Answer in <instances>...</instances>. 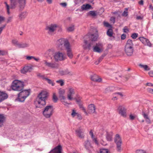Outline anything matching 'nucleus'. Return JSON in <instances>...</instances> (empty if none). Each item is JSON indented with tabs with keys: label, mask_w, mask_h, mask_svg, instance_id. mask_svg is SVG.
<instances>
[{
	"label": "nucleus",
	"mask_w": 153,
	"mask_h": 153,
	"mask_svg": "<svg viewBox=\"0 0 153 153\" xmlns=\"http://www.w3.org/2000/svg\"><path fill=\"white\" fill-rule=\"evenodd\" d=\"M24 85L23 82L16 80L14 81L12 84V89L14 91H21L18 94L16 100L20 102H24L25 99L30 95V90H23Z\"/></svg>",
	"instance_id": "1"
},
{
	"label": "nucleus",
	"mask_w": 153,
	"mask_h": 153,
	"mask_svg": "<svg viewBox=\"0 0 153 153\" xmlns=\"http://www.w3.org/2000/svg\"><path fill=\"white\" fill-rule=\"evenodd\" d=\"M96 32L97 33L94 34L88 33L85 36L84 44L83 45L84 49L90 50L92 46L95 45V43L93 42L97 41L99 36L97 31L96 30Z\"/></svg>",
	"instance_id": "2"
},
{
	"label": "nucleus",
	"mask_w": 153,
	"mask_h": 153,
	"mask_svg": "<svg viewBox=\"0 0 153 153\" xmlns=\"http://www.w3.org/2000/svg\"><path fill=\"white\" fill-rule=\"evenodd\" d=\"M10 6L5 2L4 4L5 5V7L7 10V14L9 15L10 14V9H14L17 6L19 7V10L20 11L22 10L24 8L26 3V0H10Z\"/></svg>",
	"instance_id": "3"
},
{
	"label": "nucleus",
	"mask_w": 153,
	"mask_h": 153,
	"mask_svg": "<svg viewBox=\"0 0 153 153\" xmlns=\"http://www.w3.org/2000/svg\"><path fill=\"white\" fill-rule=\"evenodd\" d=\"M48 93L46 91H42L38 95L36 102L38 105L36 106V108H42V106L46 104L45 100L48 97Z\"/></svg>",
	"instance_id": "4"
},
{
	"label": "nucleus",
	"mask_w": 153,
	"mask_h": 153,
	"mask_svg": "<svg viewBox=\"0 0 153 153\" xmlns=\"http://www.w3.org/2000/svg\"><path fill=\"white\" fill-rule=\"evenodd\" d=\"M125 51L126 54L128 56H131L134 52L133 44L132 41L128 39L127 42L125 46Z\"/></svg>",
	"instance_id": "5"
},
{
	"label": "nucleus",
	"mask_w": 153,
	"mask_h": 153,
	"mask_svg": "<svg viewBox=\"0 0 153 153\" xmlns=\"http://www.w3.org/2000/svg\"><path fill=\"white\" fill-rule=\"evenodd\" d=\"M53 110L52 105L47 106L43 111V114L46 118H49L52 115Z\"/></svg>",
	"instance_id": "6"
},
{
	"label": "nucleus",
	"mask_w": 153,
	"mask_h": 153,
	"mask_svg": "<svg viewBox=\"0 0 153 153\" xmlns=\"http://www.w3.org/2000/svg\"><path fill=\"white\" fill-rule=\"evenodd\" d=\"M54 58L56 62L62 61L66 59V56L65 54L59 51L55 53Z\"/></svg>",
	"instance_id": "7"
},
{
	"label": "nucleus",
	"mask_w": 153,
	"mask_h": 153,
	"mask_svg": "<svg viewBox=\"0 0 153 153\" xmlns=\"http://www.w3.org/2000/svg\"><path fill=\"white\" fill-rule=\"evenodd\" d=\"M114 142L116 144L117 151L119 152H120L122 141L120 135L118 134H116L115 135L114 138Z\"/></svg>",
	"instance_id": "8"
},
{
	"label": "nucleus",
	"mask_w": 153,
	"mask_h": 153,
	"mask_svg": "<svg viewBox=\"0 0 153 153\" xmlns=\"http://www.w3.org/2000/svg\"><path fill=\"white\" fill-rule=\"evenodd\" d=\"M57 25L56 24H51L46 27L45 30L48 31V33L50 35H52L56 31Z\"/></svg>",
	"instance_id": "9"
},
{
	"label": "nucleus",
	"mask_w": 153,
	"mask_h": 153,
	"mask_svg": "<svg viewBox=\"0 0 153 153\" xmlns=\"http://www.w3.org/2000/svg\"><path fill=\"white\" fill-rule=\"evenodd\" d=\"M65 48L66 51L67 56L70 59H72L73 57V54L70 43L68 42L65 43Z\"/></svg>",
	"instance_id": "10"
},
{
	"label": "nucleus",
	"mask_w": 153,
	"mask_h": 153,
	"mask_svg": "<svg viewBox=\"0 0 153 153\" xmlns=\"http://www.w3.org/2000/svg\"><path fill=\"white\" fill-rule=\"evenodd\" d=\"M43 62L45 66L48 68L52 69H57L58 68V64L55 62H49L47 60H44Z\"/></svg>",
	"instance_id": "11"
},
{
	"label": "nucleus",
	"mask_w": 153,
	"mask_h": 153,
	"mask_svg": "<svg viewBox=\"0 0 153 153\" xmlns=\"http://www.w3.org/2000/svg\"><path fill=\"white\" fill-rule=\"evenodd\" d=\"M58 45L59 49L63 50H64L63 46L65 47V43L68 42L70 43L68 40H65V39H61L58 40Z\"/></svg>",
	"instance_id": "12"
},
{
	"label": "nucleus",
	"mask_w": 153,
	"mask_h": 153,
	"mask_svg": "<svg viewBox=\"0 0 153 153\" xmlns=\"http://www.w3.org/2000/svg\"><path fill=\"white\" fill-rule=\"evenodd\" d=\"M118 109L119 110V114L124 117H126V110L124 106L122 105H120L118 107Z\"/></svg>",
	"instance_id": "13"
},
{
	"label": "nucleus",
	"mask_w": 153,
	"mask_h": 153,
	"mask_svg": "<svg viewBox=\"0 0 153 153\" xmlns=\"http://www.w3.org/2000/svg\"><path fill=\"white\" fill-rule=\"evenodd\" d=\"M102 45L100 43H96V45L92 46L93 47V51L94 52L100 53L102 51L101 48L102 47Z\"/></svg>",
	"instance_id": "14"
},
{
	"label": "nucleus",
	"mask_w": 153,
	"mask_h": 153,
	"mask_svg": "<svg viewBox=\"0 0 153 153\" xmlns=\"http://www.w3.org/2000/svg\"><path fill=\"white\" fill-rule=\"evenodd\" d=\"M33 66L31 65H26L24 67L21 71L22 73L25 74L27 72H30L32 69Z\"/></svg>",
	"instance_id": "15"
},
{
	"label": "nucleus",
	"mask_w": 153,
	"mask_h": 153,
	"mask_svg": "<svg viewBox=\"0 0 153 153\" xmlns=\"http://www.w3.org/2000/svg\"><path fill=\"white\" fill-rule=\"evenodd\" d=\"M149 113V110L146 111L145 109H143L142 111V115L145 119L146 121L148 123H150V120L148 117V115Z\"/></svg>",
	"instance_id": "16"
},
{
	"label": "nucleus",
	"mask_w": 153,
	"mask_h": 153,
	"mask_svg": "<svg viewBox=\"0 0 153 153\" xmlns=\"http://www.w3.org/2000/svg\"><path fill=\"white\" fill-rule=\"evenodd\" d=\"M62 147L59 145L51 150L48 153H62Z\"/></svg>",
	"instance_id": "17"
},
{
	"label": "nucleus",
	"mask_w": 153,
	"mask_h": 153,
	"mask_svg": "<svg viewBox=\"0 0 153 153\" xmlns=\"http://www.w3.org/2000/svg\"><path fill=\"white\" fill-rule=\"evenodd\" d=\"M96 107L94 104H90L88 107V113L90 114H96Z\"/></svg>",
	"instance_id": "18"
},
{
	"label": "nucleus",
	"mask_w": 153,
	"mask_h": 153,
	"mask_svg": "<svg viewBox=\"0 0 153 153\" xmlns=\"http://www.w3.org/2000/svg\"><path fill=\"white\" fill-rule=\"evenodd\" d=\"M139 39L140 41L145 45H147L149 46H151V43L148 39L143 37H140Z\"/></svg>",
	"instance_id": "19"
},
{
	"label": "nucleus",
	"mask_w": 153,
	"mask_h": 153,
	"mask_svg": "<svg viewBox=\"0 0 153 153\" xmlns=\"http://www.w3.org/2000/svg\"><path fill=\"white\" fill-rule=\"evenodd\" d=\"M59 74L62 75H65L68 74L70 76H72L73 73L72 72L69 71L68 69H66L64 70H60L59 71Z\"/></svg>",
	"instance_id": "20"
},
{
	"label": "nucleus",
	"mask_w": 153,
	"mask_h": 153,
	"mask_svg": "<svg viewBox=\"0 0 153 153\" xmlns=\"http://www.w3.org/2000/svg\"><path fill=\"white\" fill-rule=\"evenodd\" d=\"M91 79L93 81L100 82L102 81V79L96 74H94L91 76Z\"/></svg>",
	"instance_id": "21"
},
{
	"label": "nucleus",
	"mask_w": 153,
	"mask_h": 153,
	"mask_svg": "<svg viewBox=\"0 0 153 153\" xmlns=\"http://www.w3.org/2000/svg\"><path fill=\"white\" fill-rule=\"evenodd\" d=\"M76 133L77 136L79 138H84V136L83 134V130L80 127L76 130Z\"/></svg>",
	"instance_id": "22"
},
{
	"label": "nucleus",
	"mask_w": 153,
	"mask_h": 153,
	"mask_svg": "<svg viewBox=\"0 0 153 153\" xmlns=\"http://www.w3.org/2000/svg\"><path fill=\"white\" fill-rule=\"evenodd\" d=\"M65 90L62 89H60L59 91V98L60 99V100H64L65 99V98L64 96L65 94Z\"/></svg>",
	"instance_id": "23"
},
{
	"label": "nucleus",
	"mask_w": 153,
	"mask_h": 153,
	"mask_svg": "<svg viewBox=\"0 0 153 153\" xmlns=\"http://www.w3.org/2000/svg\"><path fill=\"white\" fill-rule=\"evenodd\" d=\"M68 91L69 93L68 94L67 97L69 100H71L73 99L71 96L75 94L74 89L72 88H69Z\"/></svg>",
	"instance_id": "24"
},
{
	"label": "nucleus",
	"mask_w": 153,
	"mask_h": 153,
	"mask_svg": "<svg viewBox=\"0 0 153 153\" xmlns=\"http://www.w3.org/2000/svg\"><path fill=\"white\" fill-rule=\"evenodd\" d=\"M84 146L86 150H87L88 152H90V149H91L92 148V147L88 140H87L85 142Z\"/></svg>",
	"instance_id": "25"
},
{
	"label": "nucleus",
	"mask_w": 153,
	"mask_h": 153,
	"mask_svg": "<svg viewBox=\"0 0 153 153\" xmlns=\"http://www.w3.org/2000/svg\"><path fill=\"white\" fill-rule=\"evenodd\" d=\"M8 95L5 92L0 91V102L7 99Z\"/></svg>",
	"instance_id": "26"
},
{
	"label": "nucleus",
	"mask_w": 153,
	"mask_h": 153,
	"mask_svg": "<svg viewBox=\"0 0 153 153\" xmlns=\"http://www.w3.org/2000/svg\"><path fill=\"white\" fill-rule=\"evenodd\" d=\"M113 133L112 131L106 132V137L107 140L109 141H111L112 140V136Z\"/></svg>",
	"instance_id": "27"
},
{
	"label": "nucleus",
	"mask_w": 153,
	"mask_h": 153,
	"mask_svg": "<svg viewBox=\"0 0 153 153\" xmlns=\"http://www.w3.org/2000/svg\"><path fill=\"white\" fill-rule=\"evenodd\" d=\"M55 51L53 49H49L46 52V54L48 56L50 57L52 59L53 56H54V54L55 53Z\"/></svg>",
	"instance_id": "28"
},
{
	"label": "nucleus",
	"mask_w": 153,
	"mask_h": 153,
	"mask_svg": "<svg viewBox=\"0 0 153 153\" xmlns=\"http://www.w3.org/2000/svg\"><path fill=\"white\" fill-rule=\"evenodd\" d=\"M81 8L82 10H87L92 9V7L91 5L89 4H84L81 7Z\"/></svg>",
	"instance_id": "29"
},
{
	"label": "nucleus",
	"mask_w": 153,
	"mask_h": 153,
	"mask_svg": "<svg viewBox=\"0 0 153 153\" xmlns=\"http://www.w3.org/2000/svg\"><path fill=\"white\" fill-rule=\"evenodd\" d=\"M26 16V12L24 11L19 13V15L18 16L19 19L20 20H22L24 19Z\"/></svg>",
	"instance_id": "30"
},
{
	"label": "nucleus",
	"mask_w": 153,
	"mask_h": 153,
	"mask_svg": "<svg viewBox=\"0 0 153 153\" xmlns=\"http://www.w3.org/2000/svg\"><path fill=\"white\" fill-rule=\"evenodd\" d=\"M5 118L3 114H0V127L3 125Z\"/></svg>",
	"instance_id": "31"
},
{
	"label": "nucleus",
	"mask_w": 153,
	"mask_h": 153,
	"mask_svg": "<svg viewBox=\"0 0 153 153\" xmlns=\"http://www.w3.org/2000/svg\"><path fill=\"white\" fill-rule=\"evenodd\" d=\"M115 88L113 87H109L106 88L105 91V93H107L113 91L114 90Z\"/></svg>",
	"instance_id": "32"
},
{
	"label": "nucleus",
	"mask_w": 153,
	"mask_h": 153,
	"mask_svg": "<svg viewBox=\"0 0 153 153\" xmlns=\"http://www.w3.org/2000/svg\"><path fill=\"white\" fill-rule=\"evenodd\" d=\"M12 43L13 45L17 46L19 48L20 43L19 42V41L17 40L16 39L12 40Z\"/></svg>",
	"instance_id": "33"
},
{
	"label": "nucleus",
	"mask_w": 153,
	"mask_h": 153,
	"mask_svg": "<svg viewBox=\"0 0 153 153\" xmlns=\"http://www.w3.org/2000/svg\"><path fill=\"white\" fill-rule=\"evenodd\" d=\"M29 46V45L28 43H20L19 47V48H25L28 47Z\"/></svg>",
	"instance_id": "34"
},
{
	"label": "nucleus",
	"mask_w": 153,
	"mask_h": 153,
	"mask_svg": "<svg viewBox=\"0 0 153 153\" xmlns=\"http://www.w3.org/2000/svg\"><path fill=\"white\" fill-rule=\"evenodd\" d=\"M139 66L141 67V68H143L144 70L146 71H149L150 69V68H149L147 65H143L141 64H140L139 65Z\"/></svg>",
	"instance_id": "35"
},
{
	"label": "nucleus",
	"mask_w": 153,
	"mask_h": 153,
	"mask_svg": "<svg viewBox=\"0 0 153 153\" xmlns=\"http://www.w3.org/2000/svg\"><path fill=\"white\" fill-rule=\"evenodd\" d=\"M107 34L109 37H112L113 35V30L111 29H109L107 32Z\"/></svg>",
	"instance_id": "36"
},
{
	"label": "nucleus",
	"mask_w": 153,
	"mask_h": 153,
	"mask_svg": "<svg viewBox=\"0 0 153 153\" xmlns=\"http://www.w3.org/2000/svg\"><path fill=\"white\" fill-rule=\"evenodd\" d=\"M88 15L95 17L97 15V14L94 11H90L88 13Z\"/></svg>",
	"instance_id": "37"
},
{
	"label": "nucleus",
	"mask_w": 153,
	"mask_h": 153,
	"mask_svg": "<svg viewBox=\"0 0 153 153\" xmlns=\"http://www.w3.org/2000/svg\"><path fill=\"white\" fill-rule=\"evenodd\" d=\"M52 100L53 102H57L58 100V99L57 97L56 96V94L54 93L53 94V97H52Z\"/></svg>",
	"instance_id": "38"
},
{
	"label": "nucleus",
	"mask_w": 153,
	"mask_h": 153,
	"mask_svg": "<svg viewBox=\"0 0 153 153\" xmlns=\"http://www.w3.org/2000/svg\"><path fill=\"white\" fill-rule=\"evenodd\" d=\"M100 153H110V152L108 149H102L100 150Z\"/></svg>",
	"instance_id": "39"
},
{
	"label": "nucleus",
	"mask_w": 153,
	"mask_h": 153,
	"mask_svg": "<svg viewBox=\"0 0 153 153\" xmlns=\"http://www.w3.org/2000/svg\"><path fill=\"white\" fill-rule=\"evenodd\" d=\"M46 80L50 84H51L52 86L54 85L55 83H54L53 81H52L51 80L49 79H46Z\"/></svg>",
	"instance_id": "40"
},
{
	"label": "nucleus",
	"mask_w": 153,
	"mask_h": 153,
	"mask_svg": "<svg viewBox=\"0 0 153 153\" xmlns=\"http://www.w3.org/2000/svg\"><path fill=\"white\" fill-rule=\"evenodd\" d=\"M74 30V25H72L71 26L68 27L67 29V30L69 32L73 31Z\"/></svg>",
	"instance_id": "41"
},
{
	"label": "nucleus",
	"mask_w": 153,
	"mask_h": 153,
	"mask_svg": "<svg viewBox=\"0 0 153 153\" xmlns=\"http://www.w3.org/2000/svg\"><path fill=\"white\" fill-rule=\"evenodd\" d=\"M56 82L58 83L61 86H63L64 84L63 80L61 79L56 81Z\"/></svg>",
	"instance_id": "42"
},
{
	"label": "nucleus",
	"mask_w": 153,
	"mask_h": 153,
	"mask_svg": "<svg viewBox=\"0 0 153 153\" xmlns=\"http://www.w3.org/2000/svg\"><path fill=\"white\" fill-rule=\"evenodd\" d=\"M125 10L122 14V16H123L126 17L128 15V9L126 8L125 9Z\"/></svg>",
	"instance_id": "43"
},
{
	"label": "nucleus",
	"mask_w": 153,
	"mask_h": 153,
	"mask_svg": "<svg viewBox=\"0 0 153 153\" xmlns=\"http://www.w3.org/2000/svg\"><path fill=\"white\" fill-rule=\"evenodd\" d=\"M138 35V34L137 33H134L132 34L131 37L133 39H136Z\"/></svg>",
	"instance_id": "44"
},
{
	"label": "nucleus",
	"mask_w": 153,
	"mask_h": 153,
	"mask_svg": "<svg viewBox=\"0 0 153 153\" xmlns=\"http://www.w3.org/2000/svg\"><path fill=\"white\" fill-rule=\"evenodd\" d=\"M71 115L73 117H74L76 115L77 116L79 115V114L76 113L74 110H72V112Z\"/></svg>",
	"instance_id": "45"
},
{
	"label": "nucleus",
	"mask_w": 153,
	"mask_h": 153,
	"mask_svg": "<svg viewBox=\"0 0 153 153\" xmlns=\"http://www.w3.org/2000/svg\"><path fill=\"white\" fill-rule=\"evenodd\" d=\"M106 56L105 54H103L99 59V62H100L103 59L104 57Z\"/></svg>",
	"instance_id": "46"
},
{
	"label": "nucleus",
	"mask_w": 153,
	"mask_h": 153,
	"mask_svg": "<svg viewBox=\"0 0 153 153\" xmlns=\"http://www.w3.org/2000/svg\"><path fill=\"white\" fill-rule=\"evenodd\" d=\"M104 25L105 27H111V26L108 22H104Z\"/></svg>",
	"instance_id": "47"
},
{
	"label": "nucleus",
	"mask_w": 153,
	"mask_h": 153,
	"mask_svg": "<svg viewBox=\"0 0 153 153\" xmlns=\"http://www.w3.org/2000/svg\"><path fill=\"white\" fill-rule=\"evenodd\" d=\"M136 153H146V152L143 150H136Z\"/></svg>",
	"instance_id": "48"
},
{
	"label": "nucleus",
	"mask_w": 153,
	"mask_h": 153,
	"mask_svg": "<svg viewBox=\"0 0 153 153\" xmlns=\"http://www.w3.org/2000/svg\"><path fill=\"white\" fill-rule=\"evenodd\" d=\"M12 19H13L12 16L9 17L7 19V23H8L11 22L12 21Z\"/></svg>",
	"instance_id": "49"
},
{
	"label": "nucleus",
	"mask_w": 153,
	"mask_h": 153,
	"mask_svg": "<svg viewBox=\"0 0 153 153\" xmlns=\"http://www.w3.org/2000/svg\"><path fill=\"white\" fill-rule=\"evenodd\" d=\"M7 53V52L4 51H1L0 50V55H4Z\"/></svg>",
	"instance_id": "50"
},
{
	"label": "nucleus",
	"mask_w": 153,
	"mask_h": 153,
	"mask_svg": "<svg viewBox=\"0 0 153 153\" xmlns=\"http://www.w3.org/2000/svg\"><path fill=\"white\" fill-rule=\"evenodd\" d=\"M112 13L113 14L116 15L117 17H120V12H112Z\"/></svg>",
	"instance_id": "51"
},
{
	"label": "nucleus",
	"mask_w": 153,
	"mask_h": 153,
	"mask_svg": "<svg viewBox=\"0 0 153 153\" xmlns=\"http://www.w3.org/2000/svg\"><path fill=\"white\" fill-rule=\"evenodd\" d=\"M147 90L149 93L153 94V89L150 88H148Z\"/></svg>",
	"instance_id": "52"
},
{
	"label": "nucleus",
	"mask_w": 153,
	"mask_h": 153,
	"mask_svg": "<svg viewBox=\"0 0 153 153\" xmlns=\"http://www.w3.org/2000/svg\"><path fill=\"white\" fill-rule=\"evenodd\" d=\"M81 110H82L85 113V114L86 115H87L88 114V113L87 112L85 109V108L83 107H82L81 108H80Z\"/></svg>",
	"instance_id": "53"
},
{
	"label": "nucleus",
	"mask_w": 153,
	"mask_h": 153,
	"mask_svg": "<svg viewBox=\"0 0 153 153\" xmlns=\"http://www.w3.org/2000/svg\"><path fill=\"white\" fill-rule=\"evenodd\" d=\"M89 134L91 136V137L92 138H94V135L93 132L92 131V130H91L90 131Z\"/></svg>",
	"instance_id": "54"
},
{
	"label": "nucleus",
	"mask_w": 153,
	"mask_h": 153,
	"mask_svg": "<svg viewBox=\"0 0 153 153\" xmlns=\"http://www.w3.org/2000/svg\"><path fill=\"white\" fill-rule=\"evenodd\" d=\"M33 58H34V56H26V59L27 60H30L31 59H33Z\"/></svg>",
	"instance_id": "55"
},
{
	"label": "nucleus",
	"mask_w": 153,
	"mask_h": 153,
	"mask_svg": "<svg viewBox=\"0 0 153 153\" xmlns=\"http://www.w3.org/2000/svg\"><path fill=\"white\" fill-rule=\"evenodd\" d=\"M129 118L131 120H133L135 119V117L133 116L132 114H130L129 115Z\"/></svg>",
	"instance_id": "56"
},
{
	"label": "nucleus",
	"mask_w": 153,
	"mask_h": 153,
	"mask_svg": "<svg viewBox=\"0 0 153 153\" xmlns=\"http://www.w3.org/2000/svg\"><path fill=\"white\" fill-rule=\"evenodd\" d=\"M60 4L62 6L64 7H66L67 5V4L66 2L60 3Z\"/></svg>",
	"instance_id": "57"
},
{
	"label": "nucleus",
	"mask_w": 153,
	"mask_h": 153,
	"mask_svg": "<svg viewBox=\"0 0 153 153\" xmlns=\"http://www.w3.org/2000/svg\"><path fill=\"white\" fill-rule=\"evenodd\" d=\"M115 18L114 17H111L110 18V21L113 22V23H114L115 22Z\"/></svg>",
	"instance_id": "58"
},
{
	"label": "nucleus",
	"mask_w": 153,
	"mask_h": 153,
	"mask_svg": "<svg viewBox=\"0 0 153 153\" xmlns=\"http://www.w3.org/2000/svg\"><path fill=\"white\" fill-rule=\"evenodd\" d=\"M127 27H125L123 29V31L125 33H127L129 32V30L126 28Z\"/></svg>",
	"instance_id": "59"
},
{
	"label": "nucleus",
	"mask_w": 153,
	"mask_h": 153,
	"mask_svg": "<svg viewBox=\"0 0 153 153\" xmlns=\"http://www.w3.org/2000/svg\"><path fill=\"white\" fill-rule=\"evenodd\" d=\"M126 35L125 34H123L121 36V39L122 40L125 39L126 38Z\"/></svg>",
	"instance_id": "60"
},
{
	"label": "nucleus",
	"mask_w": 153,
	"mask_h": 153,
	"mask_svg": "<svg viewBox=\"0 0 153 153\" xmlns=\"http://www.w3.org/2000/svg\"><path fill=\"white\" fill-rule=\"evenodd\" d=\"M92 139H93V141H94L95 143L97 145H98V141H97V139L95 138H92Z\"/></svg>",
	"instance_id": "61"
},
{
	"label": "nucleus",
	"mask_w": 153,
	"mask_h": 153,
	"mask_svg": "<svg viewBox=\"0 0 153 153\" xmlns=\"http://www.w3.org/2000/svg\"><path fill=\"white\" fill-rule=\"evenodd\" d=\"M149 76H151L153 77V71H149Z\"/></svg>",
	"instance_id": "62"
},
{
	"label": "nucleus",
	"mask_w": 153,
	"mask_h": 153,
	"mask_svg": "<svg viewBox=\"0 0 153 153\" xmlns=\"http://www.w3.org/2000/svg\"><path fill=\"white\" fill-rule=\"evenodd\" d=\"M138 3L140 5H142L143 4V1L141 0Z\"/></svg>",
	"instance_id": "63"
},
{
	"label": "nucleus",
	"mask_w": 153,
	"mask_h": 153,
	"mask_svg": "<svg viewBox=\"0 0 153 153\" xmlns=\"http://www.w3.org/2000/svg\"><path fill=\"white\" fill-rule=\"evenodd\" d=\"M46 1L47 2V3L49 4H51L52 2V0H46Z\"/></svg>",
	"instance_id": "64"
}]
</instances>
